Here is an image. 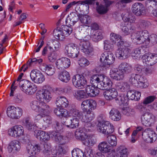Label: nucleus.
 Masks as SVG:
<instances>
[{
  "instance_id": "obj_1",
  "label": "nucleus",
  "mask_w": 157,
  "mask_h": 157,
  "mask_svg": "<svg viewBox=\"0 0 157 157\" xmlns=\"http://www.w3.org/2000/svg\"><path fill=\"white\" fill-rule=\"evenodd\" d=\"M137 108L141 113H143L141 118V123L143 125L146 127H149L154 123L156 117L149 112V110L140 104L138 105Z\"/></svg>"
},
{
  "instance_id": "obj_2",
  "label": "nucleus",
  "mask_w": 157,
  "mask_h": 157,
  "mask_svg": "<svg viewBox=\"0 0 157 157\" xmlns=\"http://www.w3.org/2000/svg\"><path fill=\"white\" fill-rule=\"evenodd\" d=\"M147 79L140 75L132 74L129 77V81L133 86L141 88H145L147 86Z\"/></svg>"
},
{
  "instance_id": "obj_3",
  "label": "nucleus",
  "mask_w": 157,
  "mask_h": 157,
  "mask_svg": "<svg viewBox=\"0 0 157 157\" xmlns=\"http://www.w3.org/2000/svg\"><path fill=\"white\" fill-rule=\"evenodd\" d=\"M30 105L32 109L39 113H47L49 111V106L44 102L35 100L31 102Z\"/></svg>"
},
{
  "instance_id": "obj_4",
  "label": "nucleus",
  "mask_w": 157,
  "mask_h": 157,
  "mask_svg": "<svg viewBox=\"0 0 157 157\" xmlns=\"http://www.w3.org/2000/svg\"><path fill=\"white\" fill-rule=\"evenodd\" d=\"M148 35L147 30H144L133 33L131 34V37L132 42L137 44H140L144 43L146 40Z\"/></svg>"
},
{
  "instance_id": "obj_5",
  "label": "nucleus",
  "mask_w": 157,
  "mask_h": 157,
  "mask_svg": "<svg viewBox=\"0 0 157 157\" xmlns=\"http://www.w3.org/2000/svg\"><path fill=\"white\" fill-rule=\"evenodd\" d=\"M115 60L114 55L110 52H105L101 55L100 58L101 62H102L101 65L105 68L109 67L113 63Z\"/></svg>"
},
{
  "instance_id": "obj_6",
  "label": "nucleus",
  "mask_w": 157,
  "mask_h": 157,
  "mask_svg": "<svg viewBox=\"0 0 157 157\" xmlns=\"http://www.w3.org/2000/svg\"><path fill=\"white\" fill-rule=\"evenodd\" d=\"M143 139L146 142L151 143L157 139V135L151 129L148 128L145 129L142 132Z\"/></svg>"
},
{
  "instance_id": "obj_7",
  "label": "nucleus",
  "mask_w": 157,
  "mask_h": 157,
  "mask_svg": "<svg viewBox=\"0 0 157 157\" xmlns=\"http://www.w3.org/2000/svg\"><path fill=\"white\" fill-rule=\"evenodd\" d=\"M22 109L18 107L10 106L7 108V116L12 119H19L22 115Z\"/></svg>"
},
{
  "instance_id": "obj_8",
  "label": "nucleus",
  "mask_w": 157,
  "mask_h": 157,
  "mask_svg": "<svg viewBox=\"0 0 157 157\" xmlns=\"http://www.w3.org/2000/svg\"><path fill=\"white\" fill-rule=\"evenodd\" d=\"M52 95L51 92L47 89L38 90L36 94L37 99L40 101L49 102L51 100Z\"/></svg>"
},
{
  "instance_id": "obj_9",
  "label": "nucleus",
  "mask_w": 157,
  "mask_h": 157,
  "mask_svg": "<svg viewBox=\"0 0 157 157\" xmlns=\"http://www.w3.org/2000/svg\"><path fill=\"white\" fill-rule=\"evenodd\" d=\"M97 128L99 132L106 136H109L114 131L113 126L109 121L104 122L102 124H99Z\"/></svg>"
},
{
  "instance_id": "obj_10",
  "label": "nucleus",
  "mask_w": 157,
  "mask_h": 157,
  "mask_svg": "<svg viewBox=\"0 0 157 157\" xmlns=\"http://www.w3.org/2000/svg\"><path fill=\"white\" fill-rule=\"evenodd\" d=\"M65 52L68 57L72 58L77 57L79 55L77 45L73 43L69 44L65 46Z\"/></svg>"
},
{
  "instance_id": "obj_11",
  "label": "nucleus",
  "mask_w": 157,
  "mask_h": 157,
  "mask_svg": "<svg viewBox=\"0 0 157 157\" xmlns=\"http://www.w3.org/2000/svg\"><path fill=\"white\" fill-rule=\"evenodd\" d=\"M80 48L82 52L86 55H89L93 51V48L88 40H81L79 43Z\"/></svg>"
},
{
  "instance_id": "obj_12",
  "label": "nucleus",
  "mask_w": 157,
  "mask_h": 157,
  "mask_svg": "<svg viewBox=\"0 0 157 157\" xmlns=\"http://www.w3.org/2000/svg\"><path fill=\"white\" fill-rule=\"evenodd\" d=\"M24 132L23 128L22 126L15 125L8 130V134L11 136L17 137L23 135Z\"/></svg>"
},
{
  "instance_id": "obj_13",
  "label": "nucleus",
  "mask_w": 157,
  "mask_h": 157,
  "mask_svg": "<svg viewBox=\"0 0 157 157\" xmlns=\"http://www.w3.org/2000/svg\"><path fill=\"white\" fill-rule=\"evenodd\" d=\"M73 85L76 88H81L85 86L87 81L85 77L80 75L73 76L72 79Z\"/></svg>"
},
{
  "instance_id": "obj_14",
  "label": "nucleus",
  "mask_w": 157,
  "mask_h": 157,
  "mask_svg": "<svg viewBox=\"0 0 157 157\" xmlns=\"http://www.w3.org/2000/svg\"><path fill=\"white\" fill-rule=\"evenodd\" d=\"M97 106V103L95 101L93 100L86 99L83 101L81 105V107L84 112L90 110H94Z\"/></svg>"
},
{
  "instance_id": "obj_15",
  "label": "nucleus",
  "mask_w": 157,
  "mask_h": 157,
  "mask_svg": "<svg viewBox=\"0 0 157 157\" xmlns=\"http://www.w3.org/2000/svg\"><path fill=\"white\" fill-rule=\"evenodd\" d=\"M143 62L148 66H152L157 62V54L148 53L143 57Z\"/></svg>"
},
{
  "instance_id": "obj_16",
  "label": "nucleus",
  "mask_w": 157,
  "mask_h": 157,
  "mask_svg": "<svg viewBox=\"0 0 157 157\" xmlns=\"http://www.w3.org/2000/svg\"><path fill=\"white\" fill-rule=\"evenodd\" d=\"M71 65L70 59L67 58L63 57L58 59L56 62V66L58 69L63 70L69 67Z\"/></svg>"
},
{
  "instance_id": "obj_17",
  "label": "nucleus",
  "mask_w": 157,
  "mask_h": 157,
  "mask_svg": "<svg viewBox=\"0 0 157 157\" xmlns=\"http://www.w3.org/2000/svg\"><path fill=\"white\" fill-rule=\"evenodd\" d=\"M132 12L137 16H140L145 13V8L144 5L140 3H135L132 5Z\"/></svg>"
},
{
  "instance_id": "obj_18",
  "label": "nucleus",
  "mask_w": 157,
  "mask_h": 157,
  "mask_svg": "<svg viewBox=\"0 0 157 157\" xmlns=\"http://www.w3.org/2000/svg\"><path fill=\"white\" fill-rule=\"evenodd\" d=\"M65 121H63V124L67 127L71 128H75L78 126L79 120L76 117H73L72 118H64Z\"/></svg>"
},
{
  "instance_id": "obj_19",
  "label": "nucleus",
  "mask_w": 157,
  "mask_h": 157,
  "mask_svg": "<svg viewBox=\"0 0 157 157\" xmlns=\"http://www.w3.org/2000/svg\"><path fill=\"white\" fill-rule=\"evenodd\" d=\"M124 75L125 74L119 68L118 69H113L110 71L111 77L117 80L123 79L124 77Z\"/></svg>"
},
{
  "instance_id": "obj_20",
  "label": "nucleus",
  "mask_w": 157,
  "mask_h": 157,
  "mask_svg": "<svg viewBox=\"0 0 157 157\" xmlns=\"http://www.w3.org/2000/svg\"><path fill=\"white\" fill-rule=\"evenodd\" d=\"M21 148L20 143L17 140H13L8 144L7 149L10 153L13 151V153L16 152L20 151Z\"/></svg>"
},
{
  "instance_id": "obj_21",
  "label": "nucleus",
  "mask_w": 157,
  "mask_h": 157,
  "mask_svg": "<svg viewBox=\"0 0 157 157\" xmlns=\"http://www.w3.org/2000/svg\"><path fill=\"white\" fill-rule=\"evenodd\" d=\"M130 48H120L116 53V56L119 59H123L127 58L130 54Z\"/></svg>"
},
{
  "instance_id": "obj_22",
  "label": "nucleus",
  "mask_w": 157,
  "mask_h": 157,
  "mask_svg": "<svg viewBox=\"0 0 157 157\" xmlns=\"http://www.w3.org/2000/svg\"><path fill=\"white\" fill-rule=\"evenodd\" d=\"M34 135L38 140L44 142L48 141L50 138V134L42 131L35 130Z\"/></svg>"
},
{
  "instance_id": "obj_23",
  "label": "nucleus",
  "mask_w": 157,
  "mask_h": 157,
  "mask_svg": "<svg viewBox=\"0 0 157 157\" xmlns=\"http://www.w3.org/2000/svg\"><path fill=\"white\" fill-rule=\"evenodd\" d=\"M103 78V76L94 75L91 77L90 82L93 86L100 89V88L102 87L101 82Z\"/></svg>"
},
{
  "instance_id": "obj_24",
  "label": "nucleus",
  "mask_w": 157,
  "mask_h": 157,
  "mask_svg": "<svg viewBox=\"0 0 157 157\" xmlns=\"http://www.w3.org/2000/svg\"><path fill=\"white\" fill-rule=\"evenodd\" d=\"M103 95L105 98L108 100L116 99L117 95V92L115 88L107 90L104 92Z\"/></svg>"
},
{
  "instance_id": "obj_25",
  "label": "nucleus",
  "mask_w": 157,
  "mask_h": 157,
  "mask_svg": "<svg viewBox=\"0 0 157 157\" xmlns=\"http://www.w3.org/2000/svg\"><path fill=\"white\" fill-rule=\"evenodd\" d=\"M41 150L39 144H36L33 145L30 144H27L26 146L27 152L30 155H35L37 152L40 151Z\"/></svg>"
},
{
  "instance_id": "obj_26",
  "label": "nucleus",
  "mask_w": 157,
  "mask_h": 157,
  "mask_svg": "<svg viewBox=\"0 0 157 157\" xmlns=\"http://www.w3.org/2000/svg\"><path fill=\"white\" fill-rule=\"evenodd\" d=\"M148 32L147 38H146V44L148 47H150L157 44V35L154 34H151L149 36Z\"/></svg>"
},
{
  "instance_id": "obj_27",
  "label": "nucleus",
  "mask_w": 157,
  "mask_h": 157,
  "mask_svg": "<svg viewBox=\"0 0 157 157\" xmlns=\"http://www.w3.org/2000/svg\"><path fill=\"white\" fill-rule=\"evenodd\" d=\"M40 69L43 71L45 72L49 76L52 75L55 73V70L53 65L43 64L40 66Z\"/></svg>"
},
{
  "instance_id": "obj_28",
  "label": "nucleus",
  "mask_w": 157,
  "mask_h": 157,
  "mask_svg": "<svg viewBox=\"0 0 157 157\" xmlns=\"http://www.w3.org/2000/svg\"><path fill=\"white\" fill-rule=\"evenodd\" d=\"M98 89L94 86L88 85L86 88V93L90 97H95L98 95L99 93Z\"/></svg>"
},
{
  "instance_id": "obj_29",
  "label": "nucleus",
  "mask_w": 157,
  "mask_h": 157,
  "mask_svg": "<svg viewBox=\"0 0 157 157\" xmlns=\"http://www.w3.org/2000/svg\"><path fill=\"white\" fill-rule=\"evenodd\" d=\"M56 104L58 107L66 108L69 105V102L65 97L59 96L56 98Z\"/></svg>"
},
{
  "instance_id": "obj_30",
  "label": "nucleus",
  "mask_w": 157,
  "mask_h": 157,
  "mask_svg": "<svg viewBox=\"0 0 157 157\" xmlns=\"http://www.w3.org/2000/svg\"><path fill=\"white\" fill-rule=\"evenodd\" d=\"M118 68L125 74L131 73L132 71L131 65L126 62L121 63L118 66Z\"/></svg>"
},
{
  "instance_id": "obj_31",
  "label": "nucleus",
  "mask_w": 157,
  "mask_h": 157,
  "mask_svg": "<svg viewBox=\"0 0 157 157\" xmlns=\"http://www.w3.org/2000/svg\"><path fill=\"white\" fill-rule=\"evenodd\" d=\"M130 86L127 82H117L116 85L117 90L119 91L124 92L129 90Z\"/></svg>"
},
{
  "instance_id": "obj_32",
  "label": "nucleus",
  "mask_w": 157,
  "mask_h": 157,
  "mask_svg": "<svg viewBox=\"0 0 157 157\" xmlns=\"http://www.w3.org/2000/svg\"><path fill=\"white\" fill-rule=\"evenodd\" d=\"M116 151L118 157H128L129 154L128 150L124 146L119 147Z\"/></svg>"
},
{
  "instance_id": "obj_33",
  "label": "nucleus",
  "mask_w": 157,
  "mask_h": 157,
  "mask_svg": "<svg viewBox=\"0 0 157 157\" xmlns=\"http://www.w3.org/2000/svg\"><path fill=\"white\" fill-rule=\"evenodd\" d=\"M126 95L128 97V100L137 101L140 98L141 93L139 92L131 90L128 91Z\"/></svg>"
},
{
  "instance_id": "obj_34",
  "label": "nucleus",
  "mask_w": 157,
  "mask_h": 157,
  "mask_svg": "<svg viewBox=\"0 0 157 157\" xmlns=\"http://www.w3.org/2000/svg\"><path fill=\"white\" fill-rule=\"evenodd\" d=\"M109 114V118L113 121H117L121 118V114L116 108H112L110 111Z\"/></svg>"
},
{
  "instance_id": "obj_35",
  "label": "nucleus",
  "mask_w": 157,
  "mask_h": 157,
  "mask_svg": "<svg viewBox=\"0 0 157 157\" xmlns=\"http://www.w3.org/2000/svg\"><path fill=\"white\" fill-rule=\"evenodd\" d=\"M58 78L61 81L67 82L70 79L69 73L65 70L60 71L58 74Z\"/></svg>"
},
{
  "instance_id": "obj_36",
  "label": "nucleus",
  "mask_w": 157,
  "mask_h": 157,
  "mask_svg": "<svg viewBox=\"0 0 157 157\" xmlns=\"http://www.w3.org/2000/svg\"><path fill=\"white\" fill-rule=\"evenodd\" d=\"M115 100L116 102L120 105H126L128 104V98L127 95L121 94L117 96Z\"/></svg>"
},
{
  "instance_id": "obj_37",
  "label": "nucleus",
  "mask_w": 157,
  "mask_h": 157,
  "mask_svg": "<svg viewBox=\"0 0 157 157\" xmlns=\"http://www.w3.org/2000/svg\"><path fill=\"white\" fill-rule=\"evenodd\" d=\"M112 84L111 81L109 78L103 76L101 82L102 87L100 88V89L103 90H107L108 87L112 86Z\"/></svg>"
},
{
  "instance_id": "obj_38",
  "label": "nucleus",
  "mask_w": 157,
  "mask_h": 157,
  "mask_svg": "<svg viewBox=\"0 0 157 157\" xmlns=\"http://www.w3.org/2000/svg\"><path fill=\"white\" fill-rule=\"evenodd\" d=\"M98 149L103 153H107L110 152V149L109 148L108 143L105 141L100 143L98 145Z\"/></svg>"
},
{
  "instance_id": "obj_39",
  "label": "nucleus",
  "mask_w": 157,
  "mask_h": 157,
  "mask_svg": "<svg viewBox=\"0 0 157 157\" xmlns=\"http://www.w3.org/2000/svg\"><path fill=\"white\" fill-rule=\"evenodd\" d=\"M37 89V86L31 83L27 88L24 90V92L26 94L28 95H32L34 94Z\"/></svg>"
},
{
  "instance_id": "obj_40",
  "label": "nucleus",
  "mask_w": 157,
  "mask_h": 157,
  "mask_svg": "<svg viewBox=\"0 0 157 157\" xmlns=\"http://www.w3.org/2000/svg\"><path fill=\"white\" fill-rule=\"evenodd\" d=\"M83 142L84 145L86 146H93L96 143V140L93 136H88L84 139Z\"/></svg>"
},
{
  "instance_id": "obj_41",
  "label": "nucleus",
  "mask_w": 157,
  "mask_h": 157,
  "mask_svg": "<svg viewBox=\"0 0 157 157\" xmlns=\"http://www.w3.org/2000/svg\"><path fill=\"white\" fill-rule=\"evenodd\" d=\"M55 114L59 117H66L67 115V111L61 107H58L56 108L54 110Z\"/></svg>"
},
{
  "instance_id": "obj_42",
  "label": "nucleus",
  "mask_w": 157,
  "mask_h": 157,
  "mask_svg": "<svg viewBox=\"0 0 157 157\" xmlns=\"http://www.w3.org/2000/svg\"><path fill=\"white\" fill-rule=\"evenodd\" d=\"M75 98L78 100H81L82 98H87V95L84 91L82 90H77L74 94Z\"/></svg>"
},
{
  "instance_id": "obj_43",
  "label": "nucleus",
  "mask_w": 157,
  "mask_h": 157,
  "mask_svg": "<svg viewBox=\"0 0 157 157\" xmlns=\"http://www.w3.org/2000/svg\"><path fill=\"white\" fill-rule=\"evenodd\" d=\"M31 83V82L26 79L21 80L18 82L19 86L20 89L23 92L24 90H25L27 88Z\"/></svg>"
},
{
  "instance_id": "obj_44",
  "label": "nucleus",
  "mask_w": 157,
  "mask_h": 157,
  "mask_svg": "<svg viewBox=\"0 0 157 157\" xmlns=\"http://www.w3.org/2000/svg\"><path fill=\"white\" fill-rule=\"evenodd\" d=\"M63 27L60 28L61 32L63 33V36H67L71 34L72 32V29L70 26L67 25H62Z\"/></svg>"
},
{
  "instance_id": "obj_45",
  "label": "nucleus",
  "mask_w": 157,
  "mask_h": 157,
  "mask_svg": "<svg viewBox=\"0 0 157 157\" xmlns=\"http://www.w3.org/2000/svg\"><path fill=\"white\" fill-rule=\"evenodd\" d=\"M86 113L85 115V117L86 120L84 122H90L92 121L95 117V115L94 112L93 110H90L89 109L88 111H86Z\"/></svg>"
},
{
  "instance_id": "obj_46",
  "label": "nucleus",
  "mask_w": 157,
  "mask_h": 157,
  "mask_svg": "<svg viewBox=\"0 0 157 157\" xmlns=\"http://www.w3.org/2000/svg\"><path fill=\"white\" fill-rule=\"evenodd\" d=\"M43 114L40 113L37 115L35 117L34 123L36 126L40 129H42L43 128V125L40 122L42 118L43 119Z\"/></svg>"
},
{
  "instance_id": "obj_47",
  "label": "nucleus",
  "mask_w": 157,
  "mask_h": 157,
  "mask_svg": "<svg viewBox=\"0 0 157 157\" xmlns=\"http://www.w3.org/2000/svg\"><path fill=\"white\" fill-rule=\"evenodd\" d=\"M51 111V109L49 107V111L47 113H41L43 114V120L44 122V124L46 125V124H49L52 122L51 117L47 115Z\"/></svg>"
},
{
  "instance_id": "obj_48",
  "label": "nucleus",
  "mask_w": 157,
  "mask_h": 157,
  "mask_svg": "<svg viewBox=\"0 0 157 157\" xmlns=\"http://www.w3.org/2000/svg\"><path fill=\"white\" fill-rule=\"evenodd\" d=\"M103 38V35L102 32L99 31H97L92 36L93 41L98 42Z\"/></svg>"
},
{
  "instance_id": "obj_49",
  "label": "nucleus",
  "mask_w": 157,
  "mask_h": 157,
  "mask_svg": "<svg viewBox=\"0 0 157 157\" xmlns=\"http://www.w3.org/2000/svg\"><path fill=\"white\" fill-rule=\"evenodd\" d=\"M75 135L77 139H81L84 141V139H85L84 136H85L86 135L82 129L79 128L76 130L75 132Z\"/></svg>"
},
{
  "instance_id": "obj_50",
  "label": "nucleus",
  "mask_w": 157,
  "mask_h": 157,
  "mask_svg": "<svg viewBox=\"0 0 157 157\" xmlns=\"http://www.w3.org/2000/svg\"><path fill=\"white\" fill-rule=\"evenodd\" d=\"M71 153L72 157H84V156L83 152L78 148L74 149Z\"/></svg>"
},
{
  "instance_id": "obj_51",
  "label": "nucleus",
  "mask_w": 157,
  "mask_h": 157,
  "mask_svg": "<svg viewBox=\"0 0 157 157\" xmlns=\"http://www.w3.org/2000/svg\"><path fill=\"white\" fill-rule=\"evenodd\" d=\"M67 147L66 146H59L58 147L56 153V155L61 156L66 154L67 152Z\"/></svg>"
},
{
  "instance_id": "obj_52",
  "label": "nucleus",
  "mask_w": 157,
  "mask_h": 157,
  "mask_svg": "<svg viewBox=\"0 0 157 157\" xmlns=\"http://www.w3.org/2000/svg\"><path fill=\"white\" fill-rule=\"evenodd\" d=\"M107 140L108 143L112 146H115L117 145V138L115 136H108L107 137Z\"/></svg>"
},
{
  "instance_id": "obj_53",
  "label": "nucleus",
  "mask_w": 157,
  "mask_h": 157,
  "mask_svg": "<svg viewBox=\"0 0 157 157\" xmlns=\"http://www.w3.org/2000/svg\"><path fill=\"white\" fill-rule=\"evenodd\" d=\"M110 40L113 43L117 44L118 42L121 40V37L118 35L112 33L110 34Z\"/></svg>"
},
{
  "instance_id": "obj_54",
  "label": "nucleus",
  "mask_w": 157,
  "mask_h": 157,
  "mask_svg": "<svg viewBox=\"0 0 157 157\" xmlns=\"http://www.w3.org/2000/svg\"><path fill=\"white\" fill-rule=\"evenodd\" d=\"M25 128L29 130H32L34 129V126L33 123L28 118H26L24 122Z\"/></svg>"
},
{
  "instance_id": "obj_55",
  "label": "nucleus",
  "mask_w": 157,
  "mask_h": 157,
  "mask_svg": "<svg viewBox=\"0 0 157 157\" xmlns=\"http://www.w3.org/2000/svg\"><path fill=\"white\" fill-rule=\"evenodd\" d=\"M97 10L98 13L100 14H104L106 13L109 10L108 8L105 7L104 5L100 4L98 5L97 7Z\"/></svg>"
},
{
  "instance_id": "obj_56",
  "label": "nucleus",
  "mask_w": 157,
  "mask_h": 157,
  "mask_svg": "<svg viewBox=\"0 0 157 157\" xmlns=\"http://www.w3.org/2000/svg\"><path fill=\"white\" fill-rule=\"evenodd\" d=\"M42 62V59H37L34 58L32 59H30L27 62V64L29 66H31L33 64H40Z\"/></svg>"
},
{
  "instance_id": "obj_57",
  "label": "nucleus",
  "mask_w": 157,
  "mask_h": 157,
  "mask_svg": "<svg viewBox=\"0 0 157 157\" xmlns=\"http://www.w3.org/2000/svg\"><path fill=\"white\" fill-rule=\"evenodd\" d=\"M40 72L39 71L33 70L30 74V76L32 80L34 82Z\"/></svg>"
},
{
  "instance_id": "obj_58",
  "label": "nucleus",
  "mask_w": 157,
  "mask_h": 157,
  "mask_svg": "<svg viewBox=\"0 0 157 157\" xmlns=\"http://www.w3.org/2000/svg\"><path fill=\"white\" fill-rule=\"evenodd\" d=\"M57 58L56 53L53 50L50 52L48 54V59L49 61L54 62Z\"/></svg>"
},
{
  "instance_id": "obj_59",
  "label": "nucleus",
  "mask_w": 157,
  "mask_h": 157,
  "mask_svg": "<svg viewBox=\"0 0 157 157\" xmlns=\"http://www.w3.org/2000/svg\"><path fill=\"white\" fill-rule=\"evenodd\" d=\"M48 49L49 50L50 52L53 50L52 47L51 46L50 43L49 42L47 43L46 46L44 48L42 53V55L44 56H45L48 53Z\"/></svg>"
},
{
  "instance_id": "obj_60",
  "label": "nucleus",
  "mask_w": 157,
  "mask_h": 157,
  "mask_svg": "<svg viewBox=\"0 0 157 157\" xmlns=\"http://www.w3.org/2000/svg\"><path fill=\"white\" fill-rule=\"evenodd\" d=\"M78 63L81 67H84L88 66L89 64L88 60L84 57H82L79 60Z\"/></svg>"
},
{
  "instance_id": "obj_61",
  "label": "nucleus",
  "mask_w": 157,
  "mask_h": 157,
  "mask_svg": "<svg viewBox=\"0 0 157 157\" xmlns=\"http://www.w3.org/2000/svg\"><path fill=\"white\" fill-rule=\"evenodd\" d=\"M71 113L74 117L80 118L82 115V112L76 109H72L71 110Z\"/></svg>"
},
{
  "instance_id": "obj_62",
  "label": "nucleus",
  "mask_w": 157,
  "mask_h": 157,
  "mask_svg": "<svg viewBox=\"0 0 157 157\" xmlns=\"http://www.w3.org/2000/svg\"><path fill=\"white\" fill-rule=\"evenodd\" d=\"M155 99L156 97L155 96H148L145 98L144 100L143 103L145 105L148 104L153 101Z\"/></svg>"
},
{
  "instance_id": "obj_63",
  "label": "nucleus",
  "mask_w": 157,
  "mask_h": 157,
  "mask_svg": "<svg viewBox=\"0 0 157 157\" xmlns=\"http://www.w3.org/2000/svg\"><path fill=\"white\" fill-rule=\"evenodd\" d=\"M45 80L44 76L40 72L36 79L35 81L34 82L37 84L42 83Z\"/></svg>"
},
{
  "instance_id": "obj_64",
  "label": "nucleus",
  "mask_w": 157,
  "mask_h": 157,
  "mask_svg": "<svg viewBox=\"0 0 157 157\" xmlns=\"http://www.w3.org/2000/svg\"><path fill=\"white\" fill-rule=\"evenodd\" d=\"M50 137L55 140L56 141L57 140L58 137L59 136L60 134L58 132L56 131H52L49 132Z\"/></svg>"
}]
</instances>
